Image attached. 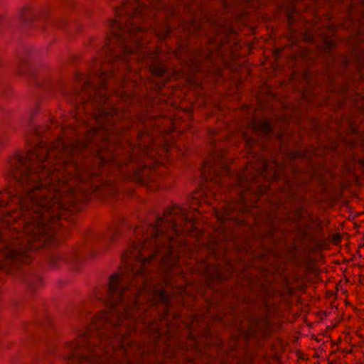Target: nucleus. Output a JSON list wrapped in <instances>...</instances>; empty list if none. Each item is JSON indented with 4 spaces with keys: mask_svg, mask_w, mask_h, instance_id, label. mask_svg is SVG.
Here are the masks:
<instances>
[{
    "mask_svg": "<svg viewBox=\"0 0 364 364\" xmlns=\"http://www.w3.org/2000/svg\"><path fill=\"white\" fill-rule=\"evenodd\" d=\"M113 71L102 72L101 84L90 90L87 80L82 92L88 95L83 106L94 107L91 117L84 122L80 132L63 127V136L47 149L41 144L26 156L14 155L9 160L11 176L21 186L23 195L11 196L0 191V270L15 262L29 264V251L44 246L60 227V221L70 212L81 210L91 193L103 187L100 166L120 167L129 161L154 159L151 165L136 168L126 176L141 186L159 188L156 168L162 166L152 147V136L140 132L137 146L122 143V127L129 124V107L124 106V95L114 107H100L107 102L105 80Z\"/></svg>",
    "mask_w": 364,
    "mask_h": 364,
    "instance_id": "f257e3e1",
    "label": "nucleus"
},
{
    "mask_svg": "<svg viewBox=\"0 0 364 364\" xmlns=\"http://www.w3.org/2000/svg\"><path fill=\"white\" fill-rule=\"evenodd\" d=\"M283 173L284 166L275 161L261 158L250 161L237 182V186L243 188L240 191V198L237 203H225L220 209L214 208L215 215L221 225L228 221L245 223L240 216L255 208L261 195L278 188L269 199L270 210L266 215L268 227L266 236L273 237L282 221L300 223L301 224L296 228V240L304 245L315 244L319 247L316 234L309 231L314 223L312 214L303 207L287 210L292 204L303 202L304 197L298 196L299 186L281 178Z\"/></svg>",
    "mask_w": 364,
    "mask_h": 364,
    "instance_id": "f03ea898",
    "label": "nucleus"
},
{
    "mask_svg": "<svg viewBox=\"0 0 364 364\" xmlns=\"http://www.w3.org/2000/svg\"><path fill=\"white\" fill-rule=\"evenodd\" d=\"M165 1L125 0L121 7L115 9V18L110 23L111 33L102 48L107 63L128 61L129 55L137 52L143 44L144 28L136 24L157 14L163 13L167 18L164 26L154 27V32L161 40L168 36L170 18L176 16V10L173 6L165 7Z\"/></svg>",
    "mask_w": 364,
    "mask_h": 364,
    "instance_id": "7ed1b4c3",
    "label": "nucleus"
},
{
    "mask_svg": "<svg viewBox=\"0 0 364 364\" xmlns=\"http://www.w3.org/2000/svg\"><path fill=\"white\" fill-rule=\"evenodd\" d=\"M282 294L279 291H268L262 298L264 303V314L260 316H253L250 317L247 323L243 321L238 323V319L236 318L235 309L231 306L228 307V311L223 312V304H216L213 301H208V306L202 309L203 314H208V317L204 318L205 323L209 328L210 333L211 323L214 321H223L225 325L230 327H237L241 332L240 336H242L246 342H253L258 345H262L274 331V323L272 319L279 307V301L281 299ZM209 336L207 339L202 340V346L204 347L202 353H207L208 349L215 348L217 346L208 347Z\"/></svg>",
    "mask_w": 364,
    "mask_h": 364,
    "instance_id": "20e7f679",
    "label": "nucleus"
},
{
    "mask_svg": "<svg viewBox=\"0 0 364 364\" xmlns=\"http://www.w3.org/2000/svg\"><path fill=\"white\" fill-rule=\"evenodd\" d=\"M203 168V177L209 183L207 187L193 191L190 200V209L199 213L206 212L207 210L203 208V205H212L213 200L217 196L216 191L210 190V187L215 186L218 188L223 187L225 185L224 181L229 178L230 172L223 161L215 164L205 161Z\"/></svg>",
    "mask_w": 364,
    "mask_h": 364,
    "instance_id": "39448f33",
    "label": "nucleus"
},
{
    "mask_svg": "<svg viewBox=\"0 0 364 364\" xmlns=\"http://www.w3.org/2000/svg\"><path fill=\"white\" fill-rule=\"evenodd\" d=\"M197 270L204 277L205 286L197 288L195 293H191L193 284H188L185 287V292L181 294V299L184 306H191L196 301L197 296H203L213 289L215 282L228 280L232 275V270L229 266L212 265L202 261L198 264Z\"/></svg>",
    "mask_w": 364,
    "mask_h": 364,
    "instance_id": "423d86ee",
    "label": "nucleus"
},
{
    "mask_svg": "<svg viewBox=\"0 0 364 364\" xmlns=\"http://www.w3.org/2000/svg\"><path fill=\"white\" fill-rule=\"evenodd\" d=\"M228 43L229 35L227 29L223 28L218 30L215 36L208 40L206 49L196 51L190 59L194 70L198 72L203 71V65L212 63L213 60H220L223 62L228 53L225 46Z\"/></svg>",
    "mask_w": 364,
    "mask_h": 364,
    "instance_id": "0eeeda50",
    "label": "nucleus"
},
{
    "mask_svg": "<svg viewBox=\"0 0 364 364\" xmlns=\"http://www.w3.org/2000/svg\"><path fill=\"white\" fill-rule=\"evenodd\" d=\"M200 27V23L197 21H191L190 22L183 21L178 26V28L183 32L182 35H180L181 39L188 38L191 34H196L199 32Z\"/></svg>",
    "mask_w": 364,
    "mask_h": 364,
    "instance_id": "6e6552de",
    "label": "nucleus"
},
{
    "mask_svg": "<svg viewBox=\"0 0 364 364\" xmlns=\"http://www.w3.org/2000/svg\"><path fill=\"white\" fill-rule=\"evenodd\" d=\"M250 127L256 134L268 135L272 132V127L269 120L259 119L252 121Z\"/></svg>",
    "mask_w": 364,
    "mask_h": 364,
    "instance_id": "1a4fd4ad",
    "label": "nucleus"
},
{
    "mask_svg": "<svg viewBox=\"0 0 364 364\" xmlns=\"http://www.w3.org/2000/svg\"><path fill=\"white\" fill-rule=\"evenodd\" d=\"M352 53L354 56L356 70L360 79L364 81V49L362 48H353Z\"/></svg>",
    "mask_w": 364,
    "mask_h": 364,
    "instance_id": "9d476101",
    "label": "nucleus"
},
{
    "mask_svg": "<svg viewBox=\"0 0 364 364\" xmlns=\"http://www.w3.org/2000/svg\"><path fill=\"white\" fill-rule=\"evenodd\" d=\"M149 72L156 77H163L168 71L165 62L154 61L149 65Z\"/></svg>",
    "mask_w": 364,
    "mask_h": 364,
    "instance_id": "9b49d317",
    "label": "nucleus"
},
{
    "mask_svg": "<svg viewBox=\"0 0 364 364\" xmlns=\"http://www.w3.org/2000/svg\"><path fill=\"white\" fill-rule=\"evenodd\" d=\"M346 123L348 125L346 131L348 135L360 134V126L361 122L358 123L357 119L354 117L350 116L348 117Z\"/></svg>",
    "mask_w": 364,
    "mask_h": 364,
    "instance_id": "f8f14e48",
    "label": "nucleus"
},
{
    "mask_svg": "<svg viewBox=\"0 0 364 364\" xmlns=\"http://www.w3.org/2000/svg\"><path fill=\"white\" fill-rule=\"evenodd\" d=\"M298 12L296 11L295 8H291L287 12V18L289 26H291L295 22V16L298 15Z\"/></svg>",
    "mask_w": 364,
    "mask_h": 364,
    "instance_id": "ddd939ff",
    "label": "nucleus"
},
{
    "mask_svg": "<svg viewBox=\"0 0 364 364\" xmlns=\"http://www.w3.org/2000/svg\"><path fill=\"white\" fill-rule=\"evenodd\" d=\"M336 46V43L333 39H326L323 43V50L325 52L330 53Z\"/></svg>",
    "mask_w": 364,
    "mask_h": 364,
    "instance_id": "4468645a",
    "label": "nucleus"
},
{
    "mask_svg": "<svg viewBox=\"0 0 364 364\" xmlns=\"http://www.w3.org/2000/svg\"><path fill=\"white\" fill-rule=\"evenodd\" d=\"M288 156L290 159H297V158L306 157L307 154L305 151L301 152L299 150H294V151H289L288 153Z\"/></svg>",
    "mask_w": 364,
    "mask_h": 364,
    "instance_id": "2eb2a0df",
    "label": "nucleus"
},
{
    "mask_svg": "<svg viewBox=\"0 0 364 364\" xmlns=\"http://www.w3.org/2000/svg\"><path fill=\"white\" fill-rule=\"evenodd\" d=\"M332 242L334 245H338L341 242V236L339 233H334L332 235Z\"/></svg>",
    "mask_w": 364,
    "mask_h": 364,
    "instance_id": "dca6fc26",
    "label": "nucleus"
},
{
    "mask_svg": "<svg viewBox=\"0 0 364 364\" xmlns=\"http://www.w3.org/2000/svg\"><path fill=\"white\" fill-rule=\"evenodd\" d=\"M350 62L349 57L346 55H343L341 61V65L343 66L344 68H346L350 65Z\"/></svg>",
    "mask_w": 364,
    "mask_h": 364,
    "instance_id": "f3484780",
    "label": "nucleus"
},
{
    "mask_svg": "<svg viewBox=\"0 0 364 364\" xmlns=\"http://www.w3.org/2000/svg\"><path fill=\"white\" fill-rule=\"evenodd\" d=\"M358 6H359L360 10L362 12L361 16H360V22H361V23H364V0H362L360 2Z\"/></svg>",
    "mask_w": 364,
    "mask_h": 364,
    "instance_id": "a211bd4d",
    "label": "nucleus"
},
{
    "mask_svg": "<svg viewBox=\"0 0 364 364\" xmlns=\"http://www.w3.org/2000/svg\"><path fill=\"white\" fill-rule=\"evenodd\" d=\"M255 141L252 139H249L246 141L245 146L247 149H252V145L255 144Z\"/></svg>",
    "mask_w": 364,
    "mask_h": 364,
    "instance_id": "6ab92c4d",
    "label": "nucleus"
},
{
    "mask_svg": "<svg viewBox=\"0 0 364 364\" xmlns=\"http://www.w3.org/2000/svg\"><path fill=\"white\" fill-rule=\"evenodd\" d=\"M316 230L321 232L322 234L323 232V225L322 222L321 220H318L317 224L316 225L315 228Z\"/></svg>",
    "mask_w": 364,
    "mask_h": 364,
    "instance_id": "aec40b11",
    "label": "nucleus"
},
{
    "mask_svg": "<svg viewBox=\"0 0 364 364\" xmlns=\"http://www.w3.org/2000/svg\"><path fill=\"white\" fill-rule=\"evenodd\" d=\"M346 144H347L349 146H350L351 148H354V147H355V146H357V141H356V140H351V139L348 140V141H346Z\"/></svg>",
    "mask_w": 364,
    "mask_h": 364,
    "instance_id": "412c9836",
    "label": "nucleus"
},
{
    "mask_svg": "<svg viewBox=\"0 0 364 364\" xmlns=\"http://www.w3.org/2000/svg\"><path fill=\"white\" fill-rule=\"evenodd\" d=\"M57 260H58V261H59L60 262H61V263H62V262H64V260H63V259H60V258H58V257H55L52 258V259H51V261H50V262H51V265H52L53 267H56V265H55V262H56Z\"/></svg>",
    "mask_w": 364,
    "mask_h": 364,
    "instance_id": "4be33fe9",
    "label": "nucleus"
},
{
    "mask_svg": "<svg viewBox=\"0 0 364 364\" xmlns=\"http://www.w3.org/2000/svg\"><path fill=\"white\" fill-rule=\"evenodd\" d=\"M28 12H30V9L28 8L24 7L23 9L22 14H21V18H23V20L26 19V16H24V14H26V13H28Z\"/></svg>",
    "mask_w": 364,
    "mask_h": 364,
    "instance_id": "5701e85b",
    "label": "nucleus"
},
{
    "mask_svg": "<svg viewBox=\"0 0 364 364\" xmlns=\"http://www.w3.org/2000/svg\"><path fill=\"white\" fill-rule=\"evenodd\" d=\"M160 151L164 153H167L168 151V146L164 145L162 147H161Z\"/></svg>",
    "mask_w": 364,
    "mask_h": 364,
    "instance_id": "b1692460",
    "label": "nucleus"
},
{
    "mask_svg": "<svg viewBox=\"0 0 364 364\" xmlns=\"http://www.w3.org/2000/svg\"><path fill=\"white\" fill-rule=\"evenodd\" d=\"M357 163H358V164H360V166H364V159H359L357 161Z\"/></svg>",
    "mask_w": 364,
    "mask_h": 364,
    "instance_id": "393cba45",
    "label": "nucleus"
},
{
    "mask_svg": "<svg viewBox=\"0 0 364 364\" xmlns=\"http://www.w3.org/2000/svg\"><path fill=\"white\" fill-rule=\"evenodd\" d=\"M358 110L362 112V113H364V104L362 105L360 107H358Z\"/></svg>",
    "mask_w": 364,
    "mask_h": 364,
    "instance_id": "a878e982",
    "label": "nucleus"
},
{
    "mask_svg": "<svg viewBox=\"0 0 364 364\" xmlns=\"http://www.w3.org/2000/svg\"><path fill=\"white\" fill-rule=\"evenodd\" d=\"M356 96L358 97L362 100L364 99V97H363V95L362 94L357 93Z\"/></svg>",
    "mask_w": 364,
    "mask_h": 364,
    "instance_id": "bb28decb",
    "label": "nucleus"
},
{
    "mask_svg": "<svg viewBox=\"0 0 364 364\" xmlns=\"http://www.w3.org/2000/svg\"><path fill=\"white\" fill-rule=\"evenodd\" d=\"M228 298H229V296H228V295L224 296L223 298V302H226L228 301Z\"/></svg>",
    "mask_w": 364,
    "mask_h": 364,
    "instance_id": "cd10ccee",
    "label": "nucleus"
},
{
    "mask_svg": "<svg viewBox=\"0 0 364 364\" xmlns=\"http://www.w3.org/2000/svg\"><path fill=\"white\" fill-rule=\"evenodd\" d=\"M209 133H210L211 135H215V130H210V131H209Z\"/></svg>",
    "mask_w": 364,
    "mask_h": 364,
    "instance_id": "c85d7f7f",
    "label": "nucleus"
},
{
    "mask_svg": "<svg viewBox=\"0 0 364 364\" xmlns=\"http://www.w3.org/2000/svg\"><path fill=\"white\" fill-rule=\"evenodd\" d=\"M186 360H188V361H191V360H192V359L191 358V357H190L189 355H186Z\"/></svg>",
    "mask_w": 364,
    "mask_h": 364,
    "instance_id": "c756f323",
    "label": "nucleus"
},
{
    "mask_svg": "<svg viewBox=\"0 0 364 364\" xmlns=\"http://www.w3.org/2000/svg\"><path fill=\"white\" fill-rule=\"evenodd\" d=\"M219 246H220V247H223V248H225V247L223 243H220V244H219Z\"/></svg>",
    "mask_w": 364,
    "mask_h": 364,
    "instance_id": "7c9ffc66",
    "label": "nucleus"
},
{
    "mask_svg": "<svg viewBox=\"0 0 364 364\" xmlns=\"http://www.w3.org/2000/svg\"><path fill=\"white\" fill-rule=\"evenodd\" d=\"M220 296V294L219 293H215V296L218 299Z\"/></svg>",
    "mask_w": 364,
    "mask_h": 364,
    "instance_id": "2f4dec72",
    "label": "nucleus"
},
{
    "mask_svg": "<svg viewBox=\"0 0 364 364\" xmlns=\"http://www.w3.org/2000/svg\"><path fill=\"white\" fill-rule=\"evenodd\" d=\"M242 303H248L247 301H246V298L242 299Z\"/></svg>",
    "mask_w": 364,
    "mask_h": 364,
    "instance_id": "473e14b6",
    "label": "nucleus"
},
{
    "mask_svg": "<svg viewBox=\"0 0 364 364\" xmlns=\"http://www.w3.org/2000/svg\"><path fill=\"white\" fill-rule=\"evenodd\" d=\"M127 100L131 102L132 101V97L130 96H127Z\"/></svg>",
    "mask_w": 364,
    "mask_h": 364,
    "instance_id": "72a5a7b5",
    "label": "nucleus"
},
{
    "mask_svg": "<svg viewBox=\"0 0 364 364\" xmlns=\"http://www.w3.org/2000/svg\"><path fill=\"white\" fill-rule=\"evenodd\" d=\"M342 93H345L347 92V88L343 89L342 91Z\"/></svg>",
    "mask_w": 364,
    "mask_h": 364,
    "instance_id": "f704fd0d",
    "label": "nucleus"
},
{
    "mask_svg": "<svg viewBox=\"0 0 364 364\" xmlns=\"http://www.w3.org/2000/svg\"><path fill=\"white\" fill-rule=\"evenodd\" d=\"M214 254H215V257L218 255V253L217 252H215V251H214Z\"/></svg>",
    "mask_w": 364,
    "mask_h": 364,
    "instance_id": "c9c22d12",
    "label": "nucleus"
},
{
    "mask_svg": "<svg viewBox=\"0 0 364 364\" xmlns=\"http://www.w3.org/2000/svg\"><path fill=\"white\" fill-rule=\"evenodd\" d=\"M238 301H239V299H238V298H237V299H236V304H237V303H238Z\"/></svg>",
    "mask_w": 364,
    "mask_h": 364,
    "instance_id": "e433bc0d",
    "label": "nucleus"
},
{
    "mask_svg": "<svg viewBox=\"0 0 364 364\" xmlns=\"http://www.w3.org/2000/svg\"><path fill=\"white\" fill-rule=\"evenodd\" d=\"M138 230H139V228H136V230H135V232H138Z\"/></svg>",
    "mask_w": 364,
    "mask_h": 364,
    "instance_id": "4c0bfd02",
    "label": "nucleus"
},
{
    "mask_svg": "<svg viewBox=\"0 0 364 364\" xmlns=\"http://www.w3.org/2000/svg\"><path fill=\"white\" fill-rule=\"evenodd\" d=\"M328 79H330V77H328ZM330 80L329 84L332 83L331 80Z\"/></svg>",
    "mask_w": 364,
    "mask_h": 364,
    "instance_id": "58836bf2",
    "label": "nucleus"
},
{
    "mask_svg": "<svg viewBox=\"0 0 364 364\" xmlns=\"http://www.w3.org/2000/svg\"><path fill=\"white\" fill-rule=\"evenodd\" d=\"M223 239H224V240H227V238H225V237H223Z\"/></svg>",
    "mask_w": 364,
    "mask_h": 364,
    "instance_id": "ea45409f",
    "label": "nucleus"
},
{
    "mask_svg": "<svg viewBox=\"0 0 364 364\" xmlns=\"http://www.w3.org/2000/svg\"><path fill=\"white\" fill-rule=\"evenodd\" d=\"M361 141H362L363 143H364V140H361Z\"/></svg>",
    "mask_w": 364,
    "mask_h": 364,
    "instance_id": "a19ab883",
    "label": "nucleus"
}]
</instances>
